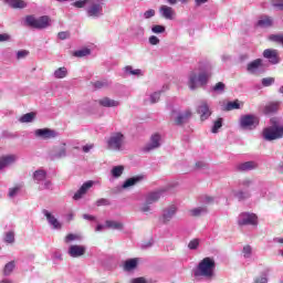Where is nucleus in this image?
<instances>
[{
    "mask_svg": "<svg viewBox=\"0 0 283 283\" xmlns=\"http://www.w3.org/2000/svg\"><path fill=\"white\" fill-rule=\"evenodd\" d=\"M67 1V0H56ZM86 3H90L88 8L86 9L87 17H92L93 19H98V17H103V3L101 0H77L73 3L74 8H85Z\"/></svg>",
    "mask_w": 283,
    "mask_h": 283,
    "instance_id": "obj_1",
    "label": "nucleus"
},
{
    "mask_svg": "<svg viewBox=\"0 0 283 283\" xmlns=\"http://www.w3.org/2000/svg\"><path fill=\"white\" fill-rule=\"evenodd\" d=\"M213 271H216V261L209 256L201 260L193 270L195 277H207V280H211L213 277Z\"/></svg>",
    "mask_w": 283,
    "mask_h": 283,
    "instance_id": "obj_2",
    "label": "nucleus"
},
{
    "mask_svg": "<svg viewBox=\"0 0 283 283\" xmlns=\"http://www.w3.org/2000/svg\"><path fill=\"white\" fill-rule=\"evenodd\" d=\"M25 23L29 28L45 30V28H50V17L42 15L40 18H35L34 15H27Z\"/></svg>",
    "mask_w": 283,
    "mask_h": 283,
    "instance_id": "obj_3",
    "label": "nucleus"
},
{
    "mask_svg": "<svg viewBox=\"0 0 283 283\" xmlns=\"http://www.w3.org/2000/svg\"><path fill=\"white\" fill-rule=\"evenodd\" d=\"M263 137L265 140H279L283 138V126L274 124L263 130Z\"/></svg>",
    "mask_w": 283,
    "mask_h": 283,
    "instance_id": "obj_4",
    "label": "nucleus"
},
{
    "mask_svg": "<svg viewBox=\"0 0 283 283\" xmlns=\"http://www.w3.org/2000/svg\"><path fill=\"white\" fill-rule=\"evenodd\" d=\"M199 85H207L209 83V75L207 73H200L197 75L195 72L190 73L189 81H188V86L191 90H196Z\"/></svg>",
    "mask_w": 283,
    "mask_h": 283,
    "instance_id": "obj_5",
    "label": "nucleus"
},
{
    "mask_svg": "<svg viewBox=\"0 0 283 283\" xmlns=\"http://www.w3.org/2000/svg\"><path fill=\"white\" fill-rule=\"evenodd\" d=\"M239 227H258V216L255 213L242 212L238 220Z\"/></svg>",
    "mask_w": 283,
    "mask_h": 283,
    "instance_id": "obj_6",
    "label": "nucleus"
},
{
    "mask_svg": "<svg viewBox=\"0 0 283 283\" xmlns=\"http://www.w3.org/2000/svg\"><path fill=\"white\" fill-rule=\"evenodd\" d=\"M124 140L125 136L122 133L113 134L107 142L108 149H112L113 151H120V147H123Z\"/></svg>",
    "mask_w": 283,
    "mask_h": 283,
    "instance_id": "obj_7",
    "label": "nucleus"
},
{
    "mask_svg": "<svg viewBox=\"0 0 283 283\" xmlns=\"http://www.w3.org/2000/svg\"><path fill=\"white\" fill-rule=\"evenodd\" d=\"M242 129H255L260 125V119L254 115H244L240 119Z\"/></svg>",
    "mask_w": 283,
    "mask_h": 283,
    "instance_id": "obj_8",
    "label": "nucleus"
},
{
    "mask_svg": "<svg viewBox=\"0 0 283 283\" xmlns=\"http://www.w3.org/2000/svg\"><path fill=\"white\" fill-rule=\"evenodd\" d=\"M263 57L268 59L272 65L280 63V53L275 49H266L263 51Z\"/></svg>",
    "mask_w": 283,
    "mask_h": 283,
    "instance_id": "obj_9",
    "label": "nucleus"
},
{
    "mask_svg": "<svg viewBox=\"0 0 283 283\" xmlns=\"http://www.w3.org/2000/svg\"><path fill=\"white\" fill-rule=\"evenodd\" d=\"M92 187H94V181L88 180V181L84 182L81 186V188L74 193L73 199L81 200V198H83L85 196V193H87V191H90V189H92Z\"/></svg>",
    "mask_w": 283,
    "mask_h": 283,
    "instance_id": "obj_10",
    "label": "nucleus"
},
{
    "mask_svg": "<svg viewBox=\"0 0 283 283\" xmlns=\"http://www.w3.org/2000/svg\"><path fill=\"white\" fill-rule=\"evenodd\" d=\"M197 114L200 115L201 120H207L209 116H211V109H209V104L207 102H200V104L197 107Z\"/></svg>",
    "mask_w": 283,
    "mask_h": 283,
    "instance_id": "obj_11",
    "label": "nucleus"
},
{
    "mask_svg": "<svg viewBox=\"0 0 283 283\" xmlns=\"http://www.w3.org/2000/svg\"><path fill=\"white\" fill-rule=\"evenodd\" d=\"M176 211H177L176 206H170L169 208H166L160 218L163 224H167L168 222H171V218L176 216Z\"/></svg>",
    "mask_w": 283,
    "mask_h": 283,
    "instance_id": "obj_12",
    "label": "nucleus"
},
{
    "mask_svg": "<svg viewBox=\"0 0 283 283\" xmlns=\"http://www.w3.org/2000/svg\"><path fill=\"white\" fill-rule=\"evenodd\" d=\"M35 136H38V138H43L44 140H48L50 138H56V132L50 128H41L35 130Z\"/></svg>",
    "mask_w": 283,
    "mask_h": 283,
    "instance_id": "obj_13",
    "label": "nucleus"
},
{
    "mask_svg": "<svg viewBox=\"0 0 283 283\" xmlns=\"http://www.w3.org/2000/svg\"><path fill=\"white\" fill-rule=\"evenodd\" d=\"M85 247L84 245H71L69 248V255L71 258H82V255H85Z\"/></svg>",
    "mask_w": 283,
    "mask_h": 283,
    "instance_id": "obj_14",
    "label": "nucleus"
},
{
    "mask_svg": "<svg viewBox=\"0 0 283 283\" xmlns=\"http://www.w3.org/2000/svg\"><path fill=\"white\" fill-rule=\"evenodd\" d=\"M13 163H17V155H7L0 157V171L1 169H6V167H10V165H13Z\"/></svg>",
    "mask_w": 283,
    "mask_h": 283,
    "instance_id": "obj_15",
    "label": "nucleus"
},
{
    "mask_svg": "<svg viewBox=\"0 0 283 283\" xmlns=\"http://www.w3.org/2000/svg\"><path fill=\"white\" fill-rule=\"evenodd\" d=\"M192 113L191 111H185L184 113H179L177 117L175 118L176 125H185V123H189V119L191 118Z\"/></svg>",
    "mask_w": 283,
    "mask_h": 283,
    "instance_id": "obj_16",
    "label": "nucleus"
},
{
    "mask_svg": "<svg viewBox=\"0 0 283 283\" xmlns=\"http://www.w3.org/2000/svg\"><path fill=\"white\" fill-rule=\"evenodd\" d=\"M136 269H138V259L137 258L128 259V260L124 261L123 271H126L129 273L132 271H136Z\"/></svg>",
    "mask_w": 283,
    "mask_h": 283,
    "instance_id": "obj_17",
    "label": "nucleus"
},
{
    "mask_svg": "<svg viewBox=\"0 0 283 283\" xmlns=\"http://www.w3.org/2000/svg\"><path fill=\"white\" fill-rule=\"evenodd\" d=\"M160 147V135L155 134L150 137V143L146 145L145 151H151V149H158Z\"/></svg>",
    "mask_w": 283,
    "mask_h": 283,
    "instance_id": "obj_18",
    "label": "nucleus"
},
{
    "mask_svg": "<svg viewBox=\"0 0 283 283\" xmlns=\"http://www.w3.org/2000/svg\"><path fill=\"white\" fill-rule=\"evenodd\" d=\"M97 103L98 105H101V107H118V105H120V102L112 99L109 97H103L98 99Z\"/></svg>",
    "mask_w": 283,
    "mask_h": 283,
    "instance_id": "obj_19",
    "label": "nucleus"
},
{
    "mask_svg": "<svg viewBox=\"0 0 283 283\" xmlns=\"http://www.w3.org/2000/svg\"><path fill=\"white\" fill-rule=\"evenodd\" d=\"M160 196H163V190H156V191L149 192L146 196V202L148 205H154V202H158L160 200Z\"/></svg>",
    "mask_w": 283,
    "mask_h": 283,
    "instance_id": "obj_20",
    "label": "nucleus"
},
{
    "mask_svg": "<svg viewBox=\"0 0 283 283\" xmlns=\"http://www.w3.org/2000/svg\"><path fill=\"white\" fill-rule=\"evenodd\" d=\"M43 213L48 222L51 223L54 229H61V222H59L56 217L52 216V213L48 210H43Z\"/></svg>",
    "mask_w": 283,
    "mask_h": 283,
    "instance_id": "obj_21",
    "label": "nucleus"
},
{
    "mask_svg": "<svg viewBox=\"0 0 283 283\" xmlns=\"http://www.w3.org/2000/svg\"><path fill=\"white\" fill-rule=\"evenodd\" d=\"M159 12L161 13V17H164V19L169 20L174 19V14H176V11H174V9L168 6H161Z\"/></svg>",
    "mask_w": 283,
    "mask_h": 283,
    "instance_id": "obj_22",
    "label": "nucleus"
},
{
    "mask_svg": "<svg viewBox=\"0 0 283 283\" xmlns=\"http://www.w3.org/2000/svg\"><path fill=\"white\" fill-rule=\"evenodd\" d=\"M143 180V176H135L132 178L126 179V181L123 184V189H129V187H134L138 185Z\"/></svg>",
    "mask_w": 283,
    "mask_h": 283,
    "instance_id": "obj_23",
    "label": "nucleus"
},
{
    "mask_svg": "<svg viewBox=\"0 0 283 283\" xmlns=\"http://www.w3.org/2000/svg\"><path fill=\"white\" fill-rule=\"evenodd\" d=\"M260 67H262V59H256L248 64L247 70L251 74H254V72H258Z\"/></svg>",
    "mask_w": 283,
    "mask_h": 283,
    "instance_id": "obj_24",
    "label": "nucleus"
},
{
    "mask_svg": "<svg viewBox=\"0 0 283 283\" xmlns=\"http://www.w3.org/2000/svg\"><path fill=\"white\" fill-rule=\"evenodd\" d=\"M280 109V102H270L264 107V114H275Z\"/></svg>",
    "mask_w": 283,
    "mask_h": 283,
    "instance_id": "obj_25",
    "label": "nucleus"
},
{
    "mask_svg": "<svg viewBox=\"0 0 283 283\" xmlns=\"http://www.w3.org/2000/svg\"><path fill=\"white\" fill-rule=\"evenodd\" d=\"M255 167H258V165L254 161H245V163L239 164L237 166V169L239 171H251V169H255Z\"/></svg>",
    "mask_w": 283,
    "mask_h": 283,
    "instance_id": "obj_26",
    "label": "nucleus"
},
{
    "mask_svg": "<svg viewBox=\"0 0 283 283\" xmlns=\"http://www.w3.org/2000/svg\"><path fill=\"white\" fill-rule=\"evenodd\" d=\"M7 3L8 6H10V8H13L14 10H22L23 8L28 7V3H25V1L23 0H7Z\"/></svg>",
    "mask_w": 283,
    "mask_h": 283,
    "instance_id": "obj_27",
    "label": "nucleus"
},
{
    "mask_svg": "<svg viewBox=\"0 0 283 283\" xmlns=\"http://www.w3.org/2000/svg\"><path fill=\"white\" fill-rule=\"evenodd\" d=\"M107 229H114L116 231H123V222L114 221V220H106L105 222Z\"/></svg>",
    "mask_w": 283,
    "mask_h": 283,
    "instance_id": "obj_28",
    "label": "nucleus"
},
{
    "mask_svg": "<svg viewBox=\"0 0 283 283\" xmlns=\"http://www.w3.org/2000/svg\"><path fill=\"white\" fill-rule=\"evenodd\" d=\"M54 156L55 158H65L66 154H67V149L65 148V144H63L62 146H57L54 148Z\"/></svg>",
    "mask_w": 283,
    "mask_h": 283,
    "instance_id": "obj_29",
    "label": "nucleus"
},
{
    "mask_svg": "<svg viewBox=\"0 0 283 283\" xmlns=\"http://www.w3.org/2000/svg\"><path fill=\"white\" fill-rule=\"evenodd\" d=\"M207 207H199L189 210V213L192 218H199V216H202V213H207Z\"/></svg>",
    "mask_w": 283,
    "mask_h": 283,
    "instance_id": "obj_30",
    "label": "nucleus"
},
{
    "mask_svg": "<svg viewBox=\"0 0 283 283\" xmlns=\"http://www.w3.org/2000/svg\"><path fill=\"white\" fill-rule=\"evenodd\" d=\"M124 171H125V167L124 166H115L111 170V174H112L113 178H120V176H123Z\"/></svg>",
    "mask_w": 283,
    "mask_h": 283,
    "instance_id": "obj_31",
    "label": "nucleus"
},
{
    "mask_svg": "<svg viewBox=\"0 0 283 283\" xmlns=\"http://www.w3.org/2000/svg\"><path fill=\"white\" fill-rule=\"evenodd\" d=\"M258 25H260V28H271V25H273V20L269 17H264L258 21Z\"/></svg>",
    "mask_w": 283,
    "mask_h": 283,
    "instance_id": "obj_32",
    "label": "nucleus"
},
{
    "mask_svg": "<svg viewBox=\"0 0 283 283\" xmlns=\"http://www.w3.org/2000/svg\"><path fill=\"white\" fill-rule=\"evenodd\" d=\"M90 54H92V51L90 49H82L73 52V56H76L77 59H83V56H90Z\"/></svg>",
    "mask_w": 283,
    "mask_h": 283,
    "instance_id": "obj_33",
    "label": "nucleus"
},
{
    "mask_svg": "<svg viewBox=\"0 0 283 283\" xmlns=\"http://www.w3.org/2000/svg\"><path fill=\"white\" fill-rule=\"evenodd\" d=\"M65 76H67V69H66L65 66L59 67V69L54 72V77H55V78H65Z\"/></svg>",
    "mask_w": 283,
    "mask_h": 283,
    "instance_id": "obj_34",
    "label": "nucleus"
},
{
    "mask_svg": "<svg viewBox=\"0 0 283 283\" xmlns=\"http://www.w3.org/2000/svg\"><path fill=\"white\" fill-rule=\"evenodd\" d=\"M48 174L44 170H36L33 174V178L34 180H36V182H41L42 180H45Z\"/></svg>",
    "mask_w": 283,
    "mask_h": 283,
    "instance_id": "obj_35",
    "label": "nucleus"
},
{
    "mask_svg": "<svg viewBox=\"0 0 283 283\" xmlns=\"http://www.w3.org/2000/svg\"><path fill=\"white\" fill-rule=\"evenodd\" d=\"M34 116H36L35 113H27L22 117H20V123H32L34 120Z\"/></svg>",
    "mask_w": 283,
    "mask_h": 283,
    "instance_id": "obj_36",
    "label": "nucleus"
},
{
    "mask_svg": "<svg viewBox=\"0 0 283 283\" xmlns=\"http://www.w3.org/2000/svg\"><path fill=\"white\" fill-rule=\"evenodd\" d=\"M232 109H240V101L229 102L226 105V112H232Z\"/></svg>",
    "mask_w": 283,
    "mask_h": 283,
    "instance_id": "obj_37",
    "label": "nucleus"
},
{
    "mask_svg": "<svg viewBox=\"0 0 283 283\" xmlns=\"http://www.w3.org/2000/svg\"><path fill=\"white\" fill-rule=\"evenodd\" d=\"M270 41H273L274 43H279L280 45H283V35L282 34H272L270 35Z\"/></svg>",
    "mask_w": 283,
    "mask_h": 283,
    "instance_id": "obj_38",
    "label": "nucleus"
},
{
    "mask_svg": "<svg viewBox=\"0 0 283 283\" xmlns=\"http://www.w3.org/2000/svg\"><path fill=\"white\" fill-rule=\"evenodd\" d=\"M108 86H109V82L107 80L97 81L94 83V87H96V90H103V87H108Z\"/></svg>",
    "mask_w": 283,
    "mask_h": 283,
    "instance_id": "obj_39",
    "label": "nucleus"
},
{
    "mask_svg": "<svg viewBox=\"0 0 283 283\" xmlns=\"http://www.w3.org/2000/svg\"><path fill=\"white\" fill-rule=\"evenodd\" d=\"M14 261H11L4 265V275H10L14 271Z\"/></svg>",
    "mask_w": 283,
    "mask_h": 283,
    "instance_id": "obj_40",
    "label": "nucleus"
},
{
    "mask_svg": "<svg viewBox=\"0 0 283 283\" xmlns=\"http://www.w3.org/2000/svg\"><path fill=\"white\" fill-rule=\"evenodd\" d=\"M222 127V118H218L212 126V134H218V130Z\"/></svg>",
    "mask_w": 283,
    "mask_h": 283,
    "instance_id": "obj_41",
    "label": "nucleus"
},
{
    "mask_svg": "<svg viewBox=\"0 0 283 283\" xmlns=\"http://www.w3.org/2000/svg\"><path fill=\"white\" fill-rule=\"evenodd\" d=\"M274 83H275V78L273 77H264L262 80L263 87H271V85H273Z\"/></svg>",
    "mask_w": 283,
    "mask_h": 283,
    "instance_id": "obj_42",
    "label": "nucleus"
},
{
    "mask_svg": "<svg viewBox=\"0 0 283 283\" xmlns=\"http://www.w3.org/2000/svg\"><path fill=\"white\" fill-rule=\"evenodd\" d=\"M151 32H154V34H163V32H165V27L156 24L151 28Z\"/></svg>",
    "mask_w": 283,
    "mask_h": 283,
    "instance_id": "obj_43",
    "label": "nucleus"
},
{
    "mask_svg": "<svg viewBox=\"0 0 283 283\" xmlns=\"http://www.w3.org/2000/svg\"><path fill=\"white\" fill-rule=\"evenodd\" d=\"M224 87H227V85H224V83L219 82L217 83L213 87L212 91L213 92H224Z\"/></svg>",
    "mask_w": 283,
    "mask_h": 283,
    "instance_id": "obj_44",
    "label": "nucleus"
},
{
    "mask_svg": "<svg viewBox=\"0 0 283 283\" xmlns=\"http://www.w3.org/2000/svg\"><path fill=\"white\" fill-rule=\"evenodd\" d=\"M4 242H8V244H12L14 242V232H7L4 237Z\"/></svg>",
    "mask_w": 283,
    "mask_h": 283,
    "instance_id": "obj_45",
    "label": "nucleus"
},
{
    "mask_svg": "<svg viewBox=\"0 0 283 283\" xmlns=\"http://www.w3.org/2000/svg\"><path fill=\"white\" fill-rule=\"evenodd\" d=\"M242 252L244 258H251V253H253V248H251V245H245Z\"/></svg>",
    "mask_w": 283,
    "mask_h": 283,
    "instance_id": "obj_46",
    "label": "nucleus"
},
{
    "mask_svg": "<svg viewBox=\"0 0 283 283\" xmlns=\"http://www.w3.org/2000/svg\"><path fill=\"white\" fill-rule=\"evenodd\" d=\"M198 247H200V241H199L198 239L191 240V241L189 242V244H188V248H189L190 250H196V249H198Z\"/></svg>",
    "mask_w": 283,
    "mask_h": 283,
    "instance_id": "obj_47",
    "label": "nucleus"
},
{
    "mask_svg": "<svg viewBox=\"0 0 283 283\" xmlns=\"http://www.w3.org/2000/svg\"><path fill=\"white\" fill-rule=\"evenodd\" d=\"M111 202L108 199L102 198L96 201L97 207H109Z\"/></svg>",
    "mask_w": 283,
    "mask_h": 283,
    "instance_id": "obj_48",
    "label": "nucleus"
},
{
    "mask_svg": "<svg viewBox=\"0 0 283 283\" xmlns=\"http://www.w3.org/2000/svg\"><path fill=\"white\" fill-rule=\"evenodd\" d=\"M235 198H238V200H247V198H249V192L238 191L235 192Z\"/></svg>",
    "mask_w": 283,
    "mask_h": 283,
    "instance_id": "obj_49",
    "label": "nucleus"
},
{
    "mask_svg": "<svg viewBox=\"0 0 283 283\" xmlns=\"http://www.w3.org/2000/svg\"><path fill=\"white\" fill-rule=\"evenodd\" d=\"M57 36L61 41H65V39H70V31H61Z\"/></svg>",
    "mask_w": 283,
    "mask_h": 283,
    "instance_id": "obj_50",
    "label": "nucleus"
},
{
    "mask_svg": "<svg viewBox=\"0 0 283 283\" xmlns=\"http://www.w3.org/2000/svg\"><path fill=\"white\" fill-rule=\"evenodd\" d=\"M130 283H149L145 276H139L130 280Z\"/></svg>",
    "mask_w": 283,
    "mask_h": 283,
    "instance_id": "obj_51",
    "label": "nucleus"
},
{
    "mask_svg": "<svg viewBox=\"0 0 283 283\" xmlns=\"http://www.w3.org/2000/svg\"><path fill=\"white\" fill-rule=\"evenodd\" d=\"M272 6L279 10H283V0H272Z\"/></svg>",
    "mask_w": 283,
    "mask_h": 283,
    "instance_id": "obj_52",
    "label": "nucleus"
},
{
    "mask_svg": "<svg viewBox=\"0 0 283 283\" xmlns=\"http://www.w3.org/2000/svg\"><path fill=\"white\" fill-rule=\"evenodd\" d=\"M160 101V93L156 92L154 94L150 95V102L154 103H158Z\"/></svg>",
    "mask_w": 283,
    "mask_h": 283,
    "instance_id": "obj_53",
    "label": "nucleus"
},
{
    "mask_svg": "<svg viewBox=\"0 0 283 283\" xmlns=\"http://www.w3.org/2000/svg\"><path fill=\"white\" fill-rule=\"evenodd\" d=\"M150 45H158V43H160V39H158V36L156 35H151L149 39H148Z\"/></svg>",
    "mask_w": 283,
    "mask_h": 283,
    "instance_id": "obj_54",
    "label": "nucleus"
},
{
    "mask_svg": "<svg viewBox=\"0 0 283 283\" xmlns=\"http://www.w3.org/2000/svg\"><path fill=\"white\" fill-rule=\"evenodd\" d=\"M254 283H269V279L266 277V274L259 276L254 280Z\"/></svg>",
    "mask_w": 283,
    "mask_h": 283,
    "instance_id": "obj_55",
    "label": "nucleus"
},
{
    "mask_svg": "<svg viewBox=\"0 0 283 283\" xmlns=\"http://www.w3.org/2000/svg\"><path fill=\"white\" fill-rule=\"evenodd\" d=\"M145 19H151V17H156V10L150 9L144 13Z\"/></svg>",
    "mask_w": 283,
    "mask_h": 283,
    "instance_id": "obj_56",
    "label": "nucleus"
},
{
    "mask_svg": "<svg viewBox=\"0 0 283 283\" xmlns=\"http://www.w3.org/2000/svg\"><path fill=\"white\" fill-rule=\"evenodd\" d=\"M28 54H30V52L27 51V50L18 51L17 57L18 59H25V56H28Z\"/></svg>",
    "mask_w": 283,
    "mask_h": 283,
    "instance_id": "obj_57",
    "label": "nucleus"
},
{
    "mask_svg": "<svg viewBox=\"0 0 283 283\" xmlns=\"http://www.w3.org/2000/svg\"><path fill=\"white\" fill-rule=\"evenodd\" d=\"M18 192H19V187L10 188L9 198H14V196H17Z\"/></svg>",
    "mask_w": 283,
    "mask_h": 283,
    "instance_id": "obj_58",
    "label": "nucleus"
},
{
    "mask_svg": "<svg viewBox=\"0 0 283 283\" xmlns=\"http://www.w3.org/2000/svg\"><path fill=\"white\" fill-rule=\"evenodd\" d=\"M149 205H151V203H148L147 201L142 206V208H140V211L143 212V213H147V211H150V207H149Z\"/></svg>",
    "mask_w": 283,
    "mask_h": 283,
    "instance_id": "obj_59",
    "label": "nucleus"
},
{
    "mask_svg": "<svg viewBox=\"0 0 283 283\" xmlns=\"http://www.w3.org/2000/svg\"><path fill=\"white\" fill-rule=\"evenodd\" d=\"M82 149H83L84 154H90V150L94 149V144H87V145L83 146Z\"/></svg>",
    "mask_w": 283,
    "mask_h": 283,
    "instance_id": "obj_60",
    "label": "nucleus"
},
{
    "mask_svg": "<svg viewBox=\"0 0 283 283\" xmlns=\"http://www.w3.org/2000/svg\"><path fill=\"white\" fill-rule=\"evenodd\" d=\"M126 72H129V74L138 75L140 74V70H132V66H126Z\"/></svg>",
    "mask_w": 283,
    "mask_h": 283,
    "instance_id": "obj_61",
    "label": "nucleus"
},
{
    "mask_svg": "<svg viewBox=\"0 0 283 283\" xmlns=\"http://www.w3.org/2000/svg\"><path fill=\"white\" fill-rule=\"evenodd\" d=\"M73 240H76V234H67L65 237V242L66 243L73 242Z\"/></svg>",
    "mask_w": 283,
    "mask_h": 283,
    "instance_id": "obj_62",
    "label": "nucleus"
},
{
    "mask_svg": "<svg viewBox=\"0 0 283 283\" xmlns=\"http://www.w3.org/2000/svg\"><path fill=\"white\" fill-rule=\"evenodd\" d=\"M10 39V34L2 33L0 34V43H3L4 41H8Z\"/></svg>",
    "mask_w": 283,
    "mask_h": 283,
    "instance_id": "obj_63",
    "label": "nucleus"
},
{
    "mask_svg": "<svg viewBox=\"0 0 283 283\" xmlns=\"http://www.w3.org/2000/svg\"><path fill=\"white\" fill-rule=\"evenodd\" d=\"M241 187H251V179H244L241 181Z\"/></svg>",
    "mask_w": 283,
    "mask_h": 283,
    "instance_id": "obj_64",
    "label": "nucleus"
}]
</instances>
